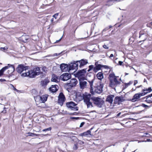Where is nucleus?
<instances>
[{"mask_svg": "<svg viewBox=\"0 0 152 152\" xmlns=\"http://www.w3.org/2000/svg\"><path fill=\"white\" fill-rule=\"evenodd\" d=\"M60 68L62 72H66L67 71L69 72L68 65L67 64H61L60 65Z\"/></svg>", "mask_w": 152, "mask_h": 152, "instance_id": "obj_14", "label": "nucleus"}, {"mask_svg": "<svg viewBox=\"0 0 152 152\" xmlns=\"http://www.w3.org/2000/svg\"><path fill=\"white\" fill-rule=\"evenodd\" d=\"M147 38V36L146 33H143L142 31L140 32L139 38L140 39L141 41H144Z\"/></svg>", "mask_w": 152, "mask_h": 152, "instance_id": "obj_18", "label": "nucleus"}, {"mask_svg": "<svg viewBox=\"0 0 152 152\" xmlns=\"http://www.w3.org/2000/svg\"><path fill=\"white\" fill-rule=\"evenodd\" d=\"M78 148V146L77 145V144H75L74 145L73 147V149L74 150H76Z\"/></svg>", "mask_w": 152, "mask_h": 152, "instance_id": "obj_41", "label": "nucleus"}, {"mask_svg": "<svg viewBox=\"0 0 152 152\" xmlns=\"http://www.w3.org/2000/svg\"><path fill=\"white\" fill-rule=\"evenodd\" d=\"M96 77L98 79L101 80L104 77L102 72H100L98 73L96 75Z\"/></svg>", "mask_w": 152, "mask_h": 152, "instance_id": "obj_29", "label": "nucleus"}, {"mask_svg": "<svg viewBox=\"0 0 152 152\" xmlns=\"http://www.w3.org/2000/svg\"><path fill=\"white\" fill-rule=\"evenodd\" d=\"M114 97L115 96L114 95L112 94L108 95L106 99V102L110 103V104H112Z\"/></svg>", "mask_w": 152, "mask_h": 152, "instance_id": "obj_15", "label": "nucleus"}, {"mask_svg": "<svg viewBox=\"0 0 152 152\" xmlns=\"http://www.w3.org/2000/svg\"><path fill=\"white\" fill-rule=\"evenodd\" d=\"M103 47L105 49H109V47H107V45H104L103 46Z\"/></svg>", "mask_w": 152, "mask_h": 152, "instance_id": "obj_45", "label": "nucleus"}, {"mask_svg": "<svg viewBox=\"0 0 152 152\" xmlns=\"http://www.w3.org/2000/svg\"><path fill=\"white\" fill-rule=\"evenodd\" d=\"M11 67L12 69V72H13L15 70V68L13 65L8 64V65L3 67L0 70V77L3 75V73L5 71L8 69L9 68Z\"/></svg>", "mask_w": 152, "mask_h": 152, "instance_id": "obj_7", "label": "nucleus"}, {"mask_svg": "<svg viewBox=\"0 0 152 152\" xmlns=\"http://www.w3.org/2000/svg\"><path fill=\"white\" fill-rule=\"evenodd\" d=\"M109 77H110V79H113L115 78H117L118 77L115 76L114 73L110 74L109 75Z\"/></svg>", "mask_w": 152, "mask_h": 152, "instance_id": "obj_36", "label": "nucleus"}, {"mask_svg": "<svg viewBox=\"0 0 152 152\" xmlns=\"http://www.w3.org/2000/svg\"><path fill=\"white\" fill-rule=\"evenodd\" d=\"M88 82L89 83V85L90 86V91L91 92V94H93V93H94V91H93V84L94 83V80H92L91 81H88Z\"/></svg>", "mask_w": 152, "mask_h": 152, "instance_id": "obj_30", "label": "nucleus"}, {"mask_svg": "<svg viewBox=\"0 0 152 152\" xmlns=\"http://www.w3.org/2000/svg\"><path fill=\"white\" fill-rule=\"evenodd\" d=\"M151 96H152V94L146 96L147 98H146V101L148 103H150L152 102V99L151 98Z\"/></svg>", "mask_w": 152, "mask_h": 152, "instance_id": "obj_33", "label": "nucleus"}, {"mask_svg": "<svg viewBox=\"0 0 152 152\" xmlns=\"http://www.w3.org/2000/svg\"><path fill=\"white\" fill-rule=\"evenodd\" d=\"M144 94L142 93H139L134 94L133 98L132 99V102H135L136 101L135 99H137L140 98L141 96H143Z\"/></svg>", "mask_w": 152, "mask_h": 152, "instance_id": "obj_20", "label": "nucleus"}, {"mask_svg": "<svg viewBox=\"0 0 152 152\" xmlns=\"http://www.w3.org/2000/svg\"><path fill=\"white\" fill-rule=\"evenodd\" d=\"M108 28H107H107H105L103 30V31H102V32L103 33V32H104V31H107V30H108Z\"/></svg>", "mask_w": 152, "mask_h": 152, "instance_id": "obj_48", "label": "nucleus"}, {"mask_svg": "<svg viewBox=\"0 0 152 152\" xmlns=\"http://www.w3.org/2000/svg\"><path fill=\"white\" fill-rule=\"evenodd\" d=\"M151 140L150 139H147L146 141H145V142H149V141H151Z\"/></svg>", "mask_w": 152, "mask_h": 152, "instance_id": "obj_57", "label": "nucleus"}, {"mask_svg": "<svg viewBox=\"0 0 152 152\" xmlns=\"http://www.w3.org/2000/svg\"><path fill=\"white\" fill-rule=\"evenodd\" d=\"M93 129V128H91L90 129L88 130L86 132H84L82 133H81L80 134V136H88L89 135H91V130Z\"/></svg>", "mask_w": 152, "mask_h": 152, "instance_id": "obj_21", "label": "nucleus"}, {"mask_svg": "<svg viewBox=\"0 0 152 152\" xmlns=\"http://www.w3.org/2000/svg\"><path fill=\"white\" fill-rule=\"evenodd\" d=\"M67 107L71 110L73 111H77L78 110V107H77V105L73 102L71 101L66 103Z\"/></svg>", "mask_w": 152, "mask_h": 152, "instance_id": "obj_4", "label": "nucleus"}, {"mask_svg": "<svg viewBox=\"0 0 152 152\" xmlns=\"http://www.w3.org/2000/svg\"><path fill=\"white\" fill-rule=\"evenodd\" d=\"M38 75V72H34V70H31L28 72L23 73L21 76L23 77H29L30 78H33L36 75Z\"/></svg>", "mask_w": 152, "mask_h": 152, "instance_id": "obj_3", "label": "nucleus"}, {"mask_svg": "<svg viewBox=\"0 0 152 152\" xmlns=\"http://www.w3.org/2000/svg\"><path fill=\"white\" fill-rule=\"evenodd\" d=\"M137 83V81L136 80H134V85H135Z\"/></svg>", "mask_w": 152, "mask_h": 152, "instance_id": "obj_54", "label": "nucleus"}, {"mask_svg": "<svg viewBox=\"0 0 152 152\" xmlns=\"http://www.w3.org/2000/svg\"><path fill=\"white\" fill-rule=\"evenodd\" d=\"M113 1H115V0H107L105 1L107 3L105 5L108 6L112 5V2ZM115 1H117L118 2L121 1V0H115Z\"/></svg>", "mask_w": 152, "mask_h": 152, "instance_id": "obj_27", "label": "nucleus"}, {"mask_svg": "<svg viewBox=\"0 0 152 152\" xmlns=\"http://www.w3.org/2000/svg\"><path fill=\"white\" fill-rule=\"evenodd\" d=\"M62 37L59 39L58 40H56L55 42V43H58V42H59V41H60L61 40V39H62Z\"/></svg>", "mask_w": 152, "mask_h": 152, "instance_id": "obj_49", "label": "nucleus"}, {"mask_svg": "<svg viewBox=\"0 0 152 152\" xmlns=\"http://www.w3.org/2000/svg\"><path fill=\"white\" fill-rule=\"evenodd\" d=\"M46 68L45 67H43L42 68V70L45 72L46 70Z\"/></svg>", "mask_w": 152, "mask_h": 152, "instance_id": "obj_50", "label": "nucleus"}, {"mask_svg": "<svg viewBox=\"0 0 152 152\" xmlns=\"http://www.w3.org/2000/svg\"><path fill=\"white\" fill-rule=\"evenodd\" d=\"M0 81H5V80L4 79H1L0 80Z\"/></svg>", "mask_w": 152, "mask_h": 152, "instance_id": "obj_59", "label": "nucleus"}, {"mask_svg": "<svg viewBox=\"0 0 152 152\" xmlns=\"http://www.w3.org/2000/svg\"><path fill=\"white\" fill-rule=\"evenodd\" d=\"M141 86H141V85H140V86H137V88H139V87H141Z\"/></svg>", "mask_w": 152, "mask_h": 152, "instance_id": "obj_63", "label": "nucleus"}, {"mask_svg": "<svg viewBox=\"0 0 152 152\" xmlns=\"http://www.w3.org/2000/svg\"><path fill=\"white\" fill-rule=\"evenodd\" d=\"M84 80L82 79L79 80L80 87L81 89L84 88L86 86L87 82L84 81Z\"/></svg>", "mask_w": 152, "mask_h": 152, "instance_id": "obj_19", "label": "nucleus"}, {"mask_svg": "<svg viewBox=\"0 0 152 152\" xmlns=\"http://www.w3.org/2000/svg\"><path fill=\"white\" fill-rule=\"evenodd\" d=\"M28 134L29 136H33L34 135H35V134L34 133H30V132H28Z\"/></svg>", "mask_w": 152, "mask_h": 152, "instance_id": "obj_43", "label": "nucleus"}, {"mask_svg": "<svg viewBox=\"0 0 152 152\" xmlns=\"http://www.w3.org/2000/svg\"><path fill=\"white\" fill-rule=\"evenodd\" d=\"M50 21L51 22H53V18H52L51 19Z\"/></svg>", "mask_w": 152, "mask_h": 152, "instance_id": "obj_60", "label": "nucleus"}, {"mask_svg": "<svg viewBox=\"0 0 152 152\" xmlns=\"http://www.w3.org/2000/svg\"><path fill=\"white\" fill-rule=\"evenodd\" d=\"M112 27V26H109V28H108V29H109V28H111V27Z\"/></svg>", "mask_w": 152, "mask_h": 152, "instance_id": "obj_62", "label": "nucleus"}, {"mask_svg": "<svg viewBox=\"0 0 152 152\" xmlns=\"http://www.w3.org/2000/svg\"><path fill=\"white\" fill-rule=\"evenodd\" d=\"M142 106L144 107H148V106L147 105H146L144 104H142Z\"/></svg>", "mask_w": 152, "mask_h": 152, "instance_id": "obj_51", "label": "nucleus"}, {"mask_svg": "<svg viewBox=\"0 0 152 152\" xmlns=\"http://www.w3.org/2000/svg\"><path fill=\"white\" fill-rule=\"evenodd\" d=\"M125 75L126 76V75H128L129 74V73H125Z\"/></svg>", "mask_w": 152, "mask_h": 152, "instance_id": "obj_61", "label": "nucleus"}, {"mask_svg": "<svg viewBox=\"0 0 152 152\" xmlns=\"http://www.w3.org/2000/svg\"><path fill=\"white\" fill-rule=\"evenodd\" d=\"M40 68L39 67H37L36 68L35 71V72H38L39 75V74Z\"/></svg>", "mask_w": 152, "mask_h": 152, "instance_id": "obj_42", "label": "nucleus"}, {"mask_svg": "<svg viewBox=\"0 0 152 152\" xmlns=\"http://www.w3.org/2000/svg\"><path fill=\"white\" fill-rule=\"evenodd\" d=\"M114 56V55L113 54L110 55V56H109L110 58H111L112 57H113Z\"/></svg>", "mask_w": 152, "mask_h": 152, "instance_id": "obj_53", "label": "nucleus"}, {"mask_svg": "<svg viewBox=\"0 0 152 152\" xmlns=\"http://www.w3.org/2000/svg\"><path fill=\"white\" fill-rule=\"evenodd\" d=\"M28 66H24L23 64H19L16 68V70L19 73H21L24 71H26L29 69Z\"/></svg>", "mask_w": 152, "mask_h": 152, "instance_id": "obj_8", "label": "nucleus"}, {"mask_svg": "<svg viewBox=\"0 0 152 152\" xmlns=\"http://www.w3.org/2000/svg\"><path fill=\"white\" fill-rule=\"evenodd\" d=\"M71 77V76L70 74L66 73L60 76V79L63 81H65L70 79Z\"/></svg>", "mask_w": 152, "mask_h": 152, "instance_id": "obj_11", "label": "nucleus"}, {"mask_svg": "<svg viewBox=\"0 0 152 152\" xmlns=\"http://www.w3.org/2000/svg\"><path fill=\"white\" fill-rule=\"evenodd\" d=\"M121 114V113H119L117 115V116H119Z\"/></svg>", "mask_w": 152, "mask_h": 152, "instance_id": "obj_58", "label": "nucleus"}, {"mask_svg": "<svg viewBox=\"0 0 152 152\" xmlns=\"http://www.w3.org/2000/svg\"><path fill=\"white\" fill-rule=\"evenodd\" d=\"M51 129V127H49L48 128L42 130V131L45 132L47 131H50Z\"/></svg>", "mask_w": 152, "mask_h": 152, "instance_id": "obj_40", "label": "nucleus"}, {"mask_svg": "<svg viewBox=\"0 0 152 152\" xmlns=\"http://www.w3.org/2000/svg\"><path fill=\"white\" fill-rule=\"evenodd\" d=\"M31 93L32 95L34 96V97L37 96L38 95V92L35 89H33L31 91Z\"/></svg>", "mask_w": 152, "mask_h": 152, "instance_id": "obj_35", "label": "nucleus"}, {"mask_svg": "<svg viewBox=\"0 0 152 152\" xmlns=\"http://www.w3.org/2000/svg\"><path fill=\"white\" fill-rule=\"evenodd\" d=\"M132 83V82L131 81L127 83H126L125 84V88H126L128 87V86H129Z\"/></svg>", "mask_w": 152, "mask_h": 152, "instance_id": "obj_39", "label": "nucleus"}, {"mask_svg": "<svg viewBox=\"0 0 152 152\" xmlns=\"http://www.w3.org/2000/svg\"><path fill=\"white\" fill-rule=\"evenodd\" d=\"M59 79H58V77L55 75H53L51 79L52 81L55 82L56 83L58 82L59 81Z\"/></svg>", "mask_w": 152, "mask_h": 152, "instance_id": "obj_28", "label": "nucleus"}, {"mask_svg": "<svg viewBox=\"0 0 152 152\" xmlns=\"http://www.w3.org/2000/svg\"><path fill=\"white\" fill-rule=\"evenodd\" d=\"M78 64L77 61H74L73 63H71L69 64V70H77L78 68Z\"/></svg>", "mask_w": 152, "mask_h": 152, "instance_id": "obj_12", "label": "nucleus"}, {"mask_svg": "<svg viewBox=\"0 0 152 152\" xmlns=\"http://www.w3.org/2000/svg\"><path fill=\"white\" fill-rule=\"evenodd\" d=\"M151 25H150V23H148L147 24V26L148 27H151Z\"/></svg>", "mask_w": 152, "mask_h": 152, "instance_id": "obj_56", "label": "nucleus"}, {"mask_svg": "<svg viewBox=\"0 0 152 152\" xmlns=\"http://www.w3.org/2000/svg\"><path fill=\"white\" fill-rule=\"evenodd\" d=\"M77 83L78 82L77 80L75 78L71 79L69 82L70 84L73 86V87H75Z\"/></svg>", "mask_w": 152, "mask_h": 152, "instance_id": "obj_24", "label": "nucleus"}, {"mask_svg": "<svg viewBox=\"0 0 152 152\" xmlns=\"http://www.w3.org/2000/svg\"><path fill=\"white\" fill-rule=\"evenodd\" d=\"M58 13H56L55 14V15H53V17L55 19L56 18V17L57 16H58Z\"/></svg>", "mask_w": 152, "mask_h": 152, "instance_id": "obj_44", "label": "nucleus"}, {"mask_svg": "<svg viewBox=\"0 0 152 152\" xmlns=\"http://www.w3.org/2000/svg\"><path fill=\"white\" fill-rule=\"evenodd\" d=\"M77 62L80 64L79 67L80 68H82L88 63V60L86 59H83L77 61Z\"/></svg>", "mask_w": 152, "mask_h": 152, "instance_id": "obj_13", "label": "nucleus"}, {"mask_svg": "<svg viewBox=\"0 0 152 152\" xmlns=\"http://www.w3.org/2000/svg\"><path fill=\"white\" fill-rule=\"evenodd\" d=\"M73 87V86L70 84L69 83H66L65 85V88L68 91V89H71Z\"/></svg>", "mask_w": 152, "mask_h": 152, "instance_id": "obj_31", "label": "nucleus"}, {"mask_svg": "<svg viewBox=\"0 0 152 152\" xmlns=\"http://www.w3.org/2000/svg\"><path fill=\"white\" fill-rule=\"evenodd\" d=\"M29 39V37L28 36H23L21 38V40L24 42H26Z\"/></svg>", "mask_w": 152, "mask_h": 152, "instance_id": "obj_32", "label": "nucleus"}, {"mask_svg": "<svg viewBox=\"0 0 152 152\" xmlns=\"http://www.w3.org/2000/svg\"><path fill=\"white\" fill-rule=\"evenodd\" d=\"M96 66L94 67V71L95 72H96L98 70L100 69L102 67H104L105 68L107 67V66H102L100 64H97L96 63L95 64Z\"/></svg>", "mask_w": 152, "mask_h": 152, "instance_id": "obj_17", "label": "nucleus"}, {"mask_svg": "<svg viewBox=\"0 0 152 152\" xmlns=\"http://www.w3.org/2000/svg\"><path fill=\"white\" fill-rule=\"evenodd\" d=\"M8 48L7 47H1L0 48V50L1 51L5 52V51H7Z\"/></svg>", "mask_w": 152, "mask_h": 152, "instance_id": "obj_37", "label": "nucleus"}, {"mask_svg": "<svg viewBox=\"0 0 152 152\" xmlns=\"http://www.w3.org/2000/svg\"><path fill=\"white\" fill-rule=\"evenodd\" d=\"M84 124H85V123H84V122H82V123L80 124V127H82L84 125Z\"/></svg>", "mask_w": 152, "mask_h": 152, "instance_id": "obj_47", "label": "nucleus"}, {"mask_svg": "<svg viewBox=\"0 0 152 152\" xmlns=\"http://www.w3.org/2000/svg\"><path fill=\"white\" fill-rule=\"evenodd\" d=\"M85 103L87 105V108H92L93 107L92 103L90 102V101L85 102Z\"/></svg>", "mask_w": 152, "mask_h": 152, "instance_id": "obj_34", "label": "nucleus"}, {"mask_svg": "<svg viewBox=\"0 0 152 152\" xmlns=\"http://www.w3.org/2000/svg\"><path fill=\"white\" fill-rule=\"evenodd\" d=\"M120 84L121 82L117 78L110 79L109 86L115 90V88L118 86Z\"/></svg>", "mask_w": 152, "mask_h": 152, "instance_id": "obj_2", "label": "nucleus"}, {"mask_svg": "<svg viewBox=\"0 0 152 152\" xmlns=\"http://www.w3.org/2000/svg\"><path fill=\"white\" fill-rule=\"evenodd\" d=\"M61 54V53H59L58 54L57 53H55V54H54V56H57L58 55Z\"/></svg>", "mask_w": 152, "mask_h": 152, "instance_id": "obj_55", "label": "nucleus"}, {"mask_svg": "<svg viewBox=\"0 0 152 152\" xmlns=\"http://www.w3.org/2000/svg\"><path fill=\"white\" fill-rule=\"evenodd\" d=\"M123 63V62L121 61H119L118 62V64L119 65H122Z\"/></svg>", "mask_w": 152, "mask_h": 152, "instance_id": "obj_52", "label": "nucleus"}, {"mask_svg": "<svg viewBox=\"0 0 152 152\" xmlns=\"http://www.w3.org/2000/svg\"><path fill=\"white\" fill-rule=\"evenodd\" d=\"M65 99V96L63 94L60 93L58 96V103L61 106H62L64 102Z\"/></svg>", "mask_w": 152, "mask_h": 152, "instance_id": "obj_9", "label": "nucleus"}, {"mask_svg": "<svg viewBox=\"0 0 152 152\" xmlns=\"http://www.w3.org/2000/svg\"><path fill=\"white\" fill-rule=\"evenodd\" d=\"M135 26V25H134L132 26V28H133V27H134Z\"/></svg>", "mask_w": 152, "mask_h": 152, "instance_id": "obj_64", "label": "nucleus"}, {"mask_svg": "<svg viewBox=\"0 0 152 152\" xmlns=\"http://www.w3.org/2000/svg\"><path fill=\"white\" fill-rule=\"evenodd\" d=\"M103 87V85L102 84H100L96 87H94L93 88L94 91L92 94H94V93L98 94H101L102 91V89Z\"/></svg>", "mask_w": 152, "mask_h": 152, "instance_id": "obj_6", "label": "nucleus"}, {"mask_svg": "<svg viewBox=\"0 0 152 152\" xmlns=\"http://www.w3.org/2000/svg\"><path fill=\"white\" fill-rule=\"evenodd\" d=\"M48 97L47 95H42L39 97L40 101L41 103H44L47 100Z\"/></svg>", "mask_w": 152, "mask_h": 152, "instance_id": "obj_22", "label": "nucleus"}, {"mask_svg": "<svg viewBox=\"0 0 152 152\" xmlns=\"http://www.w3.org/2000/svg\"><path fill=\"white\" fill-rule=\"evenodd\" d=\"M124 98L122 96H116L114 99L113 104H118L119 105L121 104V102L124 101Z\"/></svg>", "mask_w": 152, "mask_h": 152, "instance_id": "obj_10", "label": "nucleus"}, {"mask_svg": "<svg viewBox=\"0 0 152 152\" xmlns=\"http://www.w3.org/2000/svg\"><path fill=\"white\" fill-rule=\"evenodd\" d=\"M152 91L151 87L149 88H145L144 89L142 90V93H143L144 95L143 96L145 95L148 93L151 92Z\"/></svg>", "mask_w": 152, "mask_h": 152, "instance_id": "obj_26", "label": "nucleus"}, {"mask_svg": "<svg viewBox=\"0 0 152 152\" xmlns=\"http://www.w3.org/2000/svg\"><path fill=\"white\" fill-rule=\"evenodd\" d=\"M94 103L99 108L102 107V105L104 104V101L98 97H93L91 98Z\"/></svg>", "mask_w": 152, "mask_h": 152, "instance_id": "obj_1", "label": "nucleus"}, {"mask_svg": "<svg viewBox=\"0 0 152 152\" xmlns=\"http://www.w3.org/2000/svg\"><path fill=\"white\" fill-rule=\"evenodd\" d=\"M58 86L57 85H52L49 88L50 91H51L52 92L54 93L56 92L58 90L57 87Z\"/></svg>", "mask_w": 152, "mask_h": 152, "instance_id": "obj_23", "label": "nucleus"}, {"mask_svg": "<svg viewBox=\"0 0 152 152\" xmlns=\"http://www.w3.org/2000/svg\"><path fill=\"white\" fill-rule=\"evenodd\" d=\"M11 85V86H12V87H13V88H14L13 89H14L15 91H17V92H18V91H19L18 90V89H16V88H15L14 87V86H13V85Z\"/></svg>", "mask_w": 152, "mask_h": 152, "instance_id": "obj_46", "label": "nucleus"}, {"mask_svg": "<svg viewBox=\"0 0 152 152\" xmlns=\"http://www.w3.org/2000/svg\"><path fill=\"white\" fill-rule=\"evenodd\" d=\"M86 72V69H83L78 71L76 74V77H78L79 80H85V74Z\"/></svg>", "mask_w": 152, "mask_h": 152, "instance_id": "obj_5", "label": "nucleus"}, {"mask_svg": "<svg viewBox=\"0 0 152 152\" xmlns=\"http://www.w3.org/2000/svg\"><path fill=\"white\" fill-rule=\"evenodd\" d=\"M91 96V95L89 94L85 93V94H83V98L84 103L90 101Z\"/></svg>", "mask_w": 152, "mask_h": 152, "instance_id": "obj_16", "label": "nucleus"}, {"mask_svg": "<svg viewBox=\"0 0 152 152\" xmlns=\"http://www.w3.org/2000/svg\"><path fill=\"white\" fill-rule=\"evenodd\" d=\"M49 82V80L48 78H45L44 80L41 81V84L42 86H45Z\"/></svg>", "mask_w": 152, "mask_h": 152, "instance_id": "obj_25", "label": "nucleus"}, {"mask_svg": "<svg viewBox=\"0 0 152 152\" xmlns=\"http://www.w3.org/2000/svg\"><path fill=\"white\" fill-rule=\"evenodd\" d=\"M94 67L93 65H91L89 66V69L88 70V72H89V71H90L92 69H93L94 70Z\"/></svg>", "mask_w": 152, "mask_h": 152, "instance_id": "obj_38", "label": "nucleus"}]
</instances>
